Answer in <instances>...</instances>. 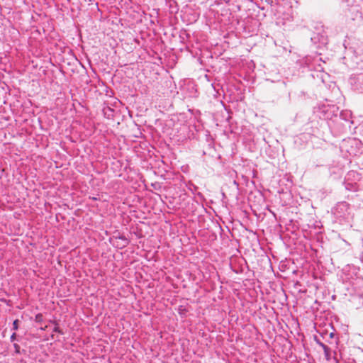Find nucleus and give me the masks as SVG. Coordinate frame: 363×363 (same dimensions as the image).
Instances as JSON below:
<instances>
[{"label":"nucleus","mask_w":363,"mask_h":363,"mask_svg":"<svg viewBox=\"0 0 363 363\" xmlns=\"http://www.w3.org/2000/svg\"><path fill=\"white\" fill-rule=\"evenodd\" d=\"M114 238L116 239H119V240H122V243L121 244V247H126L129 243L128 240L125 238V236L124 235H121V234L118 233V235L114 236Z\"/></svg>","instance_id":"nucleus-4"},{"label":"nucleus","mask_w":363,"mask_h":363,"mask_svg":"<svg viewBox=\"0 0 363 363\" xmlns=\"http://www.w3.org/2000/svg\"><path fill=\"white\" fill-rule=\"evenodd\" d=\"M317 343L323 348L326 359H330V349L326 345L318 340L317 341Z\"/></svg>","instance_id":"nucleus-3"},{"label":"nucleus","mask_w":363,"mask_h":363,"mask_svg":"<svg viewBox=\"0 0 363 363\" xmlns=\"http://www.w3.org/2000/svg\"><path fill=\"white\" fill-rule=\"evenodd\" d=\"M52 332L62 333L61 330H60V328L57 326V324L55 325V328L52 330Z\"/></svg>","instance_id":"nucleus-8"},{"label":"nucleus","mask_w":363,"mask_h":363,"mask_svg":"<svg viewBox=\"0 0 363 363\" xmlns=\"http://www.w3.org/2000/svg\"><path fill=\"white\" fill-rule=\"evenodd\" d=\"M43 315L41 313H38L35 317V320L36 322H41L43 320Z\"/></svg>","instance_id":"nucleus-5"},{"label":"nucleus","mask_w":363,"mask_h":363,"mask_svg":"<svg viewBox=\"0 0 363 363\" xmlns=\"http://www.w3.org/2000/svg\"><path fill=\"white\" fill-rule=\"evenodd\" d=\"M18 323H19L18 320H15L13 321V330H18Z\"/></svg>","instance_id":"nucleus-6"},{"label":"nucleus","mask_w":363,"mask_h":363,"mask_svg":"<svg viewBox=\"0 0 363 363\" xmlns=\"http://www.w3.org/2000/svg\"><path fill=\"white\" fill-rule=\"evenodd\" d=\"M344 184H345V189L347 191L355 192V191H357L359 189V186L357 184V182H356L345 181Z\"/></svg>","instance_id":"nucleus-2"},{"label":"nucleus","mask_w":363,"mask_h":363,"mask_svg":"<svg viewBox=\"0 0 363 363\" xmlns=\"http://www.w3.org/2000/svg\"><path fill=\"white\" fill-rule=\"evenodd\" d=\"M338 206L347 209L348 208L349 204L347 202H342Z\"/></svg>","instance_id":"nucleus-7"},{"label":"nucleus","mask_w":363,"mask_h":363,"mask_svg":"<svg viewBox=\"0 0 363 363\" xmlns=\"http://www.w3.org/2000/svg\"><path fill=\"white\" fill-rule=\"evenodd\" d=\"M360 179V174L355 171H350L345 176V181L356 182Z\"/></svg>","instance_id":"nucleus-1"},{"label":"nucleus","mask_w":363,"mask_h":363,"mask_svg":"<svg viewBox=\"0 0 363 363\" xmlns=\"http://www.w3.org/2000/svg\"><path fill=\"white\" fill-rule=\"evenodd\" d=\"M16 333H13L11 335V340H12V341H13V340L16 339Z\"/></svg>","instance_id":"nucleus-9"}]
</instances>
